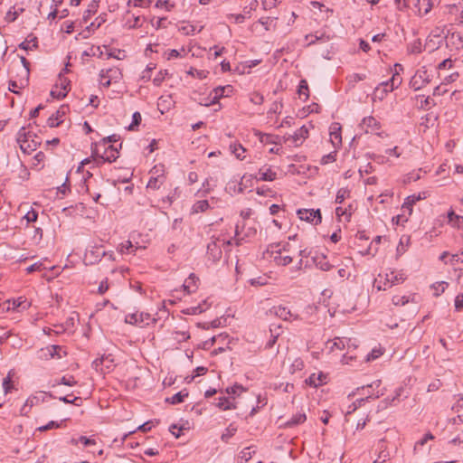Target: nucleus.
I'll return each instance as SVG.
<instances>
[{"mask_svg": "<svg viewBox=\"0 0 463 463\" xmlns=\"http://www.w3.org/2000/svg\"><path fill=\"white\" fill-rule=\"evenodd\" d=\"M290 244L285 243L282 247L279 244L271 245L267 250V255H269L276 264L280 266H287L292 262V257L288 254L290 251Z\"/></svg>", "mask_w": 463, "mask_h": 463, "instance_id": "nucleus-1", "label": "nucleus"}, {"mask_svg": "<svg viewBox=\"0 0 463 463\" xmlns=\"http://www.w3.org/2000/svg\"><path fill=\"white\" fill-rule=\"evenodd\" d=\"M17 142L20 144L21 149L27 154L36 150L40 143L33 137L25 128H22L17 134Z\"/></svg>", "mask_w": 463, "mask_h": 463, "instance_id": "nucleus-2", "label": "nucleus"}, {"mask_svg": "<svg viewBox=\"0 0 463 463\" xmlns=\"http://www.w3.org/2000/svg\"><path fill=\"white\" fill-rule=\"evenodd\" d=\"M151 176L146 188L157 190L165 181V167L163 165H155L150 171Z\"/></svg>", "mask_w": 463, "mask_h": 463, "instance_id": "nucleus-3", "label": "nucleus"}, {"mask_svg": "<svg viewBox=\"0 0 463 463\" xmlns=\"http://www.w3.org/2000/svg\"><path fill=\"white\" fill-rule=\"evenodd\" d=\"M351 342L352 341L350 338L335 337L333 340H328L326 343V349L329 353H335L336 351H344L345 349H347L348 353L351 347H356L355 345Z\"/></svg>", "mask_w": 463, "mask_h": 463, "instance_id": "nucleus-4", "label": "nucleus"}, {"mask_svg": "<svg viewBox=\"0 0 463 463\" xmlns=\"http://www.w3.org/2000/svg\"><path fill=\"white\" fill-rule=\"evenodd\" d=\"M100 83L106 87L109 88L112 82H118L122 78L121 71L117 68H109L108 70H102L100 71Z\"/></svg>", "mask_w": 463, "mask_h": 463, "instance_id": "nucleus-5", "label": "nucleus"}, {"mask_svg": "<svg viewBox=\"0 0 463 463\" xmlns=\"http://www.w3.org/2000/svg\"><path fill=\"white\" fill-rule=\"evenodd\" d=\"M430 74L428 72L427 70L421 68L416 71V73L411 78L410 83L411 88H413L415 90H419L422 89L424 86H426L428 83H430Z\"/></svg>", "mask_w": 463, "mask_h": 463, "instance_id": "nucleus-6", "label": "nucleus"}, {"mask_svg": "<svg viewBox=\"0 0 463 463\" xmlns=\"http://www.w3.org/2000/svg\"><path fill=\"white\" fill-rule=\"evenodd\" d=\"M125 322L130 325L143 327L149 325L151 322H155V319L151 317L149 314L133 313L126 316Z\"/></svg>", "mask_w": 463, "mask_h": 463, "instance_id": "nucleus-7", "label": "nucleus"}, {"mask_svg": "<svg viewBox=\"0 0 463 463\" xmlns=\"http://www.w3.org/2000/svg\"><path fill=\"white\" fill-rule=\"evenodd\" d=\"M70 90V80L67 78L59 75V80L51 90V96L55 99L64 98Z\"/></svg>", "mask_w": 463, "mask_h": 463, "instance_id": "nucleus-8", "label": "nucleus"}, {"mask_svg": "<svg viewBox=\"0 0 463 463\" xmlns=\"http://www.w3.org/2000/svg\"><path fill=\"white\" fill-rule=\"evenodd\" d=\"M118 150L115 149L112 145H108L104 146V152L102 154L99 153V147L96 146L92 151V157L95 159L100 158L103 162H113L118 158Z\"/></svg>", "mask_w": 463, "mask_h": 463, "instance_id": "nucleus-9", "label": "nucleus"}, {"mask_svg": "<svg viewBox=\"0 0 463 463\" xmlns=\"http://www.w3.org/2000/svg\"><path fill=\"white\" fill-rule=\"evenodd\" d=\"M360 128L365 133L375 134L379 137H383V132H378L380 129V123L373 117L364 118L359 125Z\"/></svg>", "mask_w": 463, "mask_h": 463, "instance_id": "nucleus-10", "label": "nucleus"}, {"mask_svg": "<svg viewBox=\"0 0 463 463\" xmlns=\"http://www.w3.org/2000/svg\"><path fill=\"white\" fill-rule=\"evenodd\" d=\"M297 213L302 221H306L315 225L320 223L322 220L320 210L300 209Z\"/></svg>", "mask_w": 463, "mask_h": 463, "instance_id": "nucleus-11", "label": "nucleus"}, {"mask_svg": "<svg viewBox=\"0 0 463 463\" xmlns=\"http://www.w3.org/2000/svg\"><path fill=\"white\" fill-rule=\"evenodd\" d=\"M307 137L308 129L306 126H302L293 135H289L288 137H286V141L294 146H298Z\"/></svg>", "mask_w": 463, "mask_h": 463, "instance_id": "nucleus-12", "label": "nucleus"}, {"mask_svg": "<svg viewBox=\"0 0 463 463\" xmlns=\"http://www.w3.org/2000/svg\"><path fill=\"white\" fill-rule=\"evenodd\" d=\"M227 90L231 91L232 86L227 85L225 87H218L211 92L209 98L204 102L202 101L200 104L206 107L212 104H215L222 97L225 95Z\"/></svg>", "mask_w": 463, "mask_h": 463, "instance_id": "nucleus-13", "label": "nucleus"}, {"mask_svg": "<svg viewBox=\"0 0 463 463\" xmlns=\"http://www.w3.org/2000/svg\"><path fill=\"white\" fill-rule=\"evenodd\" d=\"M269 312L283 320H297L298 316L293 314L288 307L283 306L273 307Z\"/></svg>", "mask_w": 463, "mask_h": 463, "instance_id": "nucleus-14", "label": "nucleus"}, {"mask_svg": "<svg viewBox=\"0 0 463 463\" xmlns=\"http://www.w3.org/2000/svg\"><path fill=\"white\" fill-rule=\"evenodd\" d=\"M313 262L317 268L324 271H328L332 269L333 265L329 263L327 258L323 253H317L313 257Z\"/></svg>", "mask_w": 463, "mask_h": 463, "instance_id": "nucleus-15", "label": "nucleus"}, {"mask_svg": "<svg viewBox=\"0 0 463 463\" xmlns=\"http://www.w3.org/2000/svg\"><path fill=\"white\" fill-rule=\"evenodd\" d=\"M378 397H379V395L373 397L370 393H367L364 398L357 399L356 401H354L352 404H350L348 406L346 412H345V417L354 413L358 408H361L362 406H364V403L369 401V399H372V398L376 399Z\"/></svg>", "mask_w": 463, "mask_h": 463, "instance_id": "nucleus-16", "label": "nucleus"}, {"mask_svg": "<svg viewBox=\"0 0 463 463\" xmlns=\"http://www.w3.org/2000/svg\"><path fill=\"white\" fill-rule=\"evenodd\" d=\"M417 298L418 297L416 294H411L409 296L395 295L392 297V301L395 306H404L410 302L418 303Z\"/></svg>", "mask_w": 463, "mask_h": 463, "instance_id": "nucleus-17", "label": "nucleus"}, {"mask_svg": "<svg viewBox=\"0 0 463 463\" xmlns=\"http://www.w3.org/2000/svg\"><path fill=\"white\" fill-rule=\"evenodd\" d=\"M207 253L213 261H217L222 258V250L218 245V241H213L208 244Z\"/></svg>", "mask_w": 463, "mask_h": 463, "instance_id": "nucleus-18", "label": "nucleus"}, {"mask_svg": "<svg viewBox=\"0 0 463 463\" xmlns=\"http://www.w3.org/2000/svg\"><path fill=\"white\" fill-rule=\"evenodd\" d=\"M448 222L453 228L463 229V216L456 214L452 208L448 212Z\"/></svg>", "mask_w": 463, "mask_h": 463, "instance_id": "nucleus-19", "label": "nucleus"}, {"mask_svg": "<svg viewBox=\"0 0 463 463\" xmlns=\"http://www.w3.org/2000/svg\"><path fill=\"white\" fill-rule=\"evenodd\" d=\"M385 280L389 283V286L392 287L393 285L403 282L405 280V275L402 271H392L385 275Z\"/></svg>", "mask_w": 463, "mask_h": 463, "instance_id": "nucleus-20", "label": "nucleus"}, {"mask_svg": "<svg viewBox=\"0 0 463 463\" xmlns=\"http://www.w3.org/2000/svg\"><path fill=\"white\" fill-rule=\"evenodd\" d=\"M340 130L341 127L339 123H334L330 128V139L334 146H337L342 143Z\"/></svg>", "mask_w": 463, "mask_h": 463, "instance_id": "nucleus-21", "label": "nucleus"}, {"mask_svg": "<svg viewBox=\"0 0 463 463\" xmlns=\"http://www.w3.org/2000/svg\"><path fill=\"white\" fill-rule=\"evenodd\" d=\"M276 177V172L270 167L263 166L259 170V179L261 181H273Z\"/></svg>", "mask_w": 463, "mask_h": 463, "instance_id": "nucleus-22", "label": "nucleus"}, {"mask_svg": "<svg viewBox=\"0 0 463 463\" xmlns=\"http://www.w3.org/2000/svg\"><path fill=\"white\" fill-rule=\"evenodd\" d=\"M389 84L390 82H383L381 86L376 87L373 91V99L382 100L384 99L388 92L392 91V90H390Z\"/></svg>", "mask_w": 463, "mask_h": 463, "instance_id": "nucleus-23", "label": "nucleus"}, {"mask_svg": "<svg viewBox=\"0 0 463 463\" xmlns=\"http://www.w3.org/2000/svg\"><path fill=\"white\" fill-rule=\"evenodd\" d=\"M335 215L340 222H349L352 216V206L349 205L347 208L337 207L335 209Z\"/></svg>", "mask_w": 463, "mask_h": 463, "instance_id": "nucleus-24", "label": "nucleus"}, {"mask_svg": "<svg viewBox=\"0 0 463 463\" xmlns=\"http://www.w3.org/2000/svg\"><path fill=\"white\" fill-rule=\"evenodd\" d=\"M112 363H113V360L109 355V356H102L101 358H98V359L94 360L92 364H93V367L97 371H100L103 373V369L100 368L99 366L102 365L103 364H105L106 368L110 369V367L112 366Z\"/></svg>", "mask_w": 463, "mask_h": 463, "instance_id": "nucleus-25", "label": "nucleus"}, {"mask_svg": "<svg viewBox=\"0 0 463 463\" xmlns=\"http://www.w3.org/2000/svg\"><path fill=\"white\" fill-rule=\"evenodd\" d=\"M431 0H418L416 7L420 15L427 14L432 8Z\"/></svg>", "mask_w": 463, "mask_h": 463, "instance_id": "nucleus-26", "label": "nucleus"}, {"mask_svg": "<svg viewBox=\"0 0 463 463\" xmlns=\"http://www.w3.org/2000/svg\"><path fill=\"white\" fill-rule=\"evenodd\" d=\"M198 279L194 274H190L189 278L184 281L183 288L187 293H192L197 288L196 281Z\"/></svg>", "mask_w": 463, "mask_h": 463, "instance_id": "nucleus-27", "label": "nucleus"}, {"mask_svg": "<svg viewBox=\"0 0 463 463\" xmlns=\"http://www.w3.org/2000/svg\"><path fill=\"white\" fill-rule=\"evenodd\" d=\"M39 402L38 398L35 397V396H32V397H29L24 406L21 408V414L24 415V416H26L28 415V413L30 412V410L33 406H34L35 404H37Z\"/></svg>", "mask_w": 463, "mask_h": 463, "instance_id": "nucleus-28", "label": "nucleus"}, {"mask_svg": "<svg viewBox=\"0 0 463 463\" xmlns=\"http://www.w3.org/2000/svg\"><path fill=\"white\" fill-rule=\"evenodd\" d=\"M216 406L223 411L227 410H233L236 408V405L230 401V399L226 397H221L219 398L218 402L216 403Z\"/></svg>", "mask_w": 463, "mask_h": 463, "instance_id": "nucleus-29", "label": "nucleus"}, {"mask_svg": "<svg viewBox=\"0 0 463 463\" xmlns=\"http://www.w3.org/2000/svg\"><path fill=\"white\" fill-rule=\"evenodd\" d=\"M298 93L300 99L307 100L309 97L307 82L305 80H301L298 85Z\"/></svg>", "mask_w": 463, "mask_h": 463, "instance_id": "nucleus-30", "label": "nucleus"}, {"mask_svg": "<svg viewBox=\"0 0 463 463\" xmlns=\"http://www.w3.org/2000/svg\"><path fill=\"white\" fill-rule=\"evenodd\" d=\"M209 208L207 200L197 201L192 207L193 213H203Z\"/></svg>", "mask_w": 463, "mask_h": 463, "instance_id": "nucleus-31", "label": "nucleus"}, {"mask_svg": "<svg viewBox=\"0 0 463 463\" xmlns=\"http://www.w3.org/2000/svg\"><path fill=\"white\" fill-rule=\"evenodd\" d=\"M373 287L378 290H386L391 288L389 283L385 280V277L382 275H378V277L374 279Z\"/></svg>", "mask_w": 463, "mask_h": 463, "instance_id": "nucleus-32", "label": "nucleus"}, {"mask_svg": "<svg viewBox=\"0 0 463 463\" xmlns=\"http://www.w3.org/2000/svg\"><path fill=\"white\" fill-rule=\"evenodd\" d=\"M255 135L259 137L260 142H262V143L277 144V142H278L277 140L279 139L278 136L264 134V133H260V132H257Z\"/></svg>", "mask_w": 463, "mask_h": 463, "instance_id": "nucleus-33", "label": "nucleus"}, {"mask_svg": "<svg viewBox=\"0 0 463 463\" xmlns=\"http://www.w3.org/2000/svg\"><path fill=\"white\" fill-rule=\"evenodd\" d=\"M307 417L305 413H298L292 417L290 420L286 423L287 427H293L298 424L303 423L306 420Z\"/></svg>", "mask_w": 463, "mask_h": 463, "instance_id": "nucleus-34", "label": "nucleus"}, {"mask_svg": "<svg viewBox=\"0 0 463 463\" xmlns=\"http://www.w3.org/2000/svg\"><path fill=\"white\" fill-rule=\"evenodd\" d=\"M61 350L62 349L61 346L51 345V346L47 347L46 349L43 350V352H44V356L49 354L51 357H54L55 355H57L58 357H61V355L60 354V352Z\"/></svg>", "mask_w": 463, "mask_h": 463, "instance_id": "nucleus-35", "label": "nucleus"}, {"mask_svg": "<svg viewBox=\"0 0 463 463\" xmlns=\"http://www.w3.org/2000/svg\"><path fill=\"white\" fill-rule=\"evenodd\" d=\"M231 148H232V152L234 154V156L240 159V160H243L245 156H244V153H245V148L241 146V145H233V146H231Z\"/></svg>", "mask_w": 463, "mask_h": 463, "instance_id": "nucleus-36", "label": "nucleus"}, {"mask_svg": "<svg viewBox=\"0 0 463 463\" xmlns=\"http://www.w3.org/2000/svg\"><path fill=\"white\" fill-rule=\"evenodd\" d=\"M431 287L434 289V296L439 297L445 291L448 287V283L445 281L436 282Z\"/></svg>", "mask_w": 463, "mask_h": 463, "instance_id": "nucleus-37", "label": "nucleus"}, {"mask_svg": "<svg viewBox=\"0 0 463 463\" xmlns=\"http://www.w3.org/2000/svg\"><path fill=\"white\" fill-rule=\"evenodd\" d=\"M350 196V191L347 188H341L338 190L335 197L336 203H342L345 198Z\"/></svg>", "mask_w": 463, "mask_h": 463, "instance_id": "nucleus-38", "label": "nucleus"}, {"mask_svg": "<svg viewBox=\"0 0 463 463\" xmlns=\"http://www.w3.org/2000/svg\"><path fill=\"white\" fill-rule=\"evenodd\" d=\"M421 199H422V197L420 194L409 196L406 199L405 203H403L402 207L409 209V211L411 213L412 211V209H411L412 204H414L416 202H418Z\"/></svg>", "mask_w": 463, "mask_h": 463, "instance_id": "nucleus-39", "label": "nucleus"}, {"mask_svg": "<svg viewBox=\"0 0 463 463\" xmlns=\"http://www.w3.org/2000/svg\"><path fill=\"white\" fill-rule=\"evenodd\" d=\"M195 26L191 24H184L179 27V32L184 35H191L195 33Z\"/></svg>", "mask_w": 463, "mask_h": 463, "instance_id": "nucleus-40", "label": "nucleus"}, {"mask_svg": "<svg viewBox=\"0 0 463 463\" xmlns=\"http://www.w3.org/2000/svg\"><path fill=\"white\" fill-rule=\"evenodd\" d=\"M188 393H184L183 394L182 392H177L175 393L174 396H172L171 398H167L166 399V402L172 403V404H177V403H181L184 402V398L185 396H187Z\"/></svg>", "mask_w": 463, "mask_h": 463, "instance_id": "nucleus-41", "label": "nucleus"}, {"mask_svg": "<svg viewBox=\"0 0 463 463\" xmlns=\"http://www.w3.org/2000/svg\"><path fill=\"white\" fill-rule=\"evenodd\" d=\"M387 82H390V90H394L398 88L402 83V78L399 76V73L396 72L392 75V79L388 80Z\"/></svg>", "mask_w": 463, "mask_h": 463, "instance_id": "nucleus-42", "label": "nucleus"}, {"mask_svg": "<svg viewBox=\"0 0 463 463\" xmlns=\"http://www.w3.org/2000/svg\"><path fill=\"white\" fill-rule=\"evenodd\" d=\"M175 5L170 3L168 0H157L156 3V7L164 8L166 11H171L174 8Z\"/></svg>", "mask_w": 463, "mask_h": 463, "instance_id": "nucleus-43", "label": "nucleus"}, {"mask_svg": "<svg viewBox=\"0 0 463 463\" xmlns=\"http://www.w3.org/2000/svg\"><path fill=\"white\" fill-rule=\"evenodd\" d=\"M188 74L192 75L193 77H196L198 79H205L208 75V71H199L194 68H191L188 71Z\"/></svg>", "mask_w": 463, "mask_h": 463, "instance_id": "nucleus-44", "label": "nucleus"}, {"mask_svg": "<svg viewBox=\"0 0 463 463\" xmlns=\"http://www.w3.org/2000/svg\"><path fill=\"white\" fill-rule=\"evenodd\" d=\"M19 15V12L16 11L14 8L10 9L5 16V20L8 23H12L17 19Z\"/></svg>", "mask_w": 463, "mask_h": 463, "instance_id": "nucleus-45", "label": "nucleus"}, {"mask_svg": "<svg viewBox=\"0 0 463 463\" xmlns=\"http://www.w3.org/2000/svg\"><path fill=\"white\" fill-rule=\"evenodd\" d=\"M383 354V349L381 347L373 348L372 352L367 355L366 361H373L377 359Z\"/></svg>", "mask_w": 463, "mask_h": 463, "instance_id": "nucleus-46", "label": "nucleus"}, {"mask_svg": "<svg viewBox=\"0 0 463 463\" xmlns=\"http://www.w3.org/2000/svg\"><path fill=\"white\" fill-rule=\"evenodd\" d=\"M174 339L177 342L185 341L190 338V335L185 331H176L174 333Z\"/></svg>", "mask_w": 463, "mask_h": 463, "instance_id": "nucleus-47", "label": "nucleus"}, {"mask_svg": "<svg viewBox=\"0 0 463 463\" xmlns=\"http://www.w3.org/2000/svg\"><path fill=\"white\" fill-rule=\"evenodd\" d=\"M21 61L24 65L22 69V76L27 80L29 78V62L24 57H21Z\"/></svg>", "mask_w": 463, "mask_h": 463, "instance_id": "nucleus-48", "label": "nucleus"}, {"mask_svg": "<svg viewBox=\"0 0 463 463\" xmlns=\"http://www.w3.org/2000/svg\"><path fill=\"white\" fill-rule=\"evenodd\" d=\"M141 114L139 112H135L133 114L132 123L128 127V129L133 130L136 126H138L141 121Z\"/></svg>", "mask_w": 463, "mask_h": 463, "instance_id": "nucleus-49", "label": "nucleus"}, {"mask_svg": "<svg viewBox=\"0 0 463 463\" xmlns=\"http://www.w3.org/2000/svg\"><path fill=\"white\" fill-rule=\"evenodd\" d=\"M60 424L57 421L52 420L48 424L39 427V431H46L53 428H59Z\"/></svg>", "mask_w": 463, "mask_h": 463, "instance_id": "nucleus-50", "label": "nucleus"}, {"mask_svg": "<svg viewBox=\"0 0 463 463\" xmlns=\"http://www.w3.org/2000/svg\"><path fill=\"white\" fill-rule=\"evenodd\" d=\"M60 383L68 385V386H73L76 384V381L74 380L73 376H69V377L63 376L61 378Z\"/></svg>", "mask_w": 463, "mask_h": 463, "instance_id": "nucleus-51", "label": "nucleus"}, {"mask_svg": "<svg viewBox=\"0 0 463 463\" xmlns=\"http://www.w3.org/2000/svg\"><path fill=\"white\" fill-rule=\"evenodd\" d=\"M37 217H38V213H37V212H36V211H34V210H31V211H29V212L25 214V216H24V218L26 219V221H27L28 222H35V221L37 220Z\"/></svg>", "mask_w": 463, "mask_h": 463, "instance_id": "nucleus-52", "label": "nucleus"}, {"mask_svg": "<svg viewBox=\"0 0 463 463\" xmlns=\"http://www.w3.org/2000/svg\"><path fill=\"white\" fill-rule=\"evenodd\" d=\"M22 306L24 308H25L26 307L29 306V304L25 299H23L22 298H19L18 299L13 301V308H17Z\"/></svg>", "mask_w": 463, "mask_h": 463, "instance_id": "nucleus-53", "label": "nucleus"}, {"mask_svg": "<svg viewBox=\"0 0 463 463\" xmlns=\"http://www.w3.org/2000/svg\"><path fill=\"white\" fill-rule=\"evenodd\" d=\"M366 76L364 74L354 73L350 75L348 79L350 82L354 83L364 80Z\"/></svg>", "mask_w": 463, "mask_h": 463, "instance_id": "nucleus-54", "label": "nucleus"}, {"mask_svg": "<svg viewBox=\"0 0 463 463\" xmlns=\"http://www.w3.org/2000/svg\"><path fill=\"white\" fill-rule=\"evenodd\" d=\"M242 392H243V388L240 385H235V386L229 387L226 389V392L228 394H240Z\"/></svg>", "mask_w": 463, "mask_h": 463, "instance_id": "nucleus-55", "label": "nucleus"}, {"mask_svg": "<svg viewBox=\"0 0 463 463\" xmlns=\"http://www.w3.org/2000/svg\"><path fill=\"white\" fill-rule=\"evenodd\" d=\"M434 439V436L431 434V433H427L423 439H421L420 440H419L414 449H416L418 446H423L427 443L428 440H431Z\"/></svg>", "mask_w": 463, "mask_h": 463, "instance_id": "nucleus-56", "label": "nucleus"}, {"mask_svg": "<svg viewBox=\"0 0 463 463\" xmlns=\"http://www.w3.org/2000/svg\"><path fill=\"white\" fill-rule=\"evenodd\" d=\"M133 248H134V246L131 243V241H128L125 243L120 244V252H122V253L130 252V250Z\"/></svg>", "mask_w": 463, "mask_h": 463, "instance_id": "nucleus-57", "label": "nucleus"}, {"mask_svg": "<svg viewBox=\"0 0 463 463\" xmlns=\"http://www.w3.org/2000/svg\"><path fill=\"white\" fill-rule=\"evenodd\" d=\"M455 308L459 311L463 308V294H458L455 298Z\"/></svg>", "mask_w": 463, "mask_h": 463, "instance_id": "nucleus-58", "label": "nucleus"}, {"mask_svg": "<svg viewBox=\"0 0 463 463\" xmlns=\"http://www.w3.org/2000/svg\"><path fill=\"white\" fill-rule=\"evenodd\" d=\"M264 99L263 96L259 93H253L250 96V101L254 104H261L263 102Z\"/></svg>", "mask_w": 463, "mask_h": 463, "instance_id": "nucleus-59", "label": "nucleus"}, {"mask_svg": "<svg viewBox=\"0 0 463 463\" xmlns=\"http://www.w3.org/2000/svg\"><path fill=\"white\" fill-rule=\"evenodd\" d=\"M293 370H302L304 368V363L300 358L295 359V361L292 364Z\"/></svg>", "mask_w": 463, "mask_h": 463, "instance_id": "nucleus-60", "label": "nucleus"}, {"mask_svg": "<svg viewBox=\"0 0 463 463\" xmlns=\"http://www.w3.org/2000/svg\"><path fill=\"white\" fill-rule=\"evenodd\" d=\"M109 289L108 280H102L99 286L98 291L99 294H104Z\"/></svg>", "mask_w": 463, "mask_h": 463, "instance_id": "nucleus-61", "label": "nucleus"}, {"mask_svg": "<svg viewBox=\"0 0 463 463\" xmlns=\"http://www.w3.org/2000/svg\"><path fill=\"white\" fill-rule=\"evenodd\" d=\"M43 264L41 262H36L31 266H29L26 270L28 273H32L33 271L41 270Z\"/></svg>", "mask_w": 463, "mask_h": 463, "instance_id": "nucleus-62", "label": "nucleus"}, {"mask_svg": "<svg viewBox=\"0 0 463 463\" xmlns=\"http://www.w3.org/2000/svg\"><path fill=\"white\" fill-rule=\"evenodd\" d=\"M394 3L396 5V7L399 11H403L407 8V3L406 0H394Z\"/></svg>", "mask_w": 463, "mask_h": 463, "instance_id": "nucleus-63", "label": "nucleus"}, {"mask_svg": "<svg viewBox=\"0 0 463 463\" xmlns=\"http://www.w3.org/2000/svg\"><path fill=\"white\" fill-rule=\"evenodd\" d=\"M450 264L460 261L463 262V251L460 254H453L450 258Z\"/></svg>", "mask_w": 463, "mask_h": 463, "instance_id": "nucleus-64", "label": "nucleus"}]
</instances>
